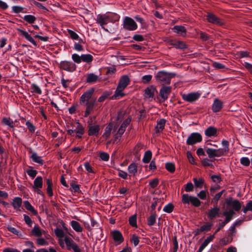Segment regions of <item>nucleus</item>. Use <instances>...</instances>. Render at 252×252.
Returning <instances> with one entry per match:
<instances>
[{
	"instance_id": "1",
	"label": "nucleus",
	"mask_w": 252,
	"mask_h": 252,
	"mask_svg": "<svg viewBox=\"0 0 252 252\" xmlns=\"http://www.w3.org/2000/svg\"><path fill=\"white\" fill-rule=\"evenodd\" d=\"M94 92V89L91 88L84 93L80 97V104L86 107L84 116L85 117H88L91 114L95 105L96 99L92 97Z\"/></svg>"
},
{
	"instance_id": "2",
	"label": "nucleus",
	"mask_w": 252,
	"mask_h": 252,
	"mask_svg": "<svg viewBox=\"0 0 252 252\" xmlns=\"http://www.w3.org/2000/svg\"><path fill=\"white\" fill-rule=\"evenodd\" d=\"M130 81V79L127 75L122 76L120 79L116 90L114 94L111 97V99H118L119 97H122L124 96L125 94L123 93V91L128 86Z\"/></svg>"
},
{
	"instance_id": "3",
	"label": "nucleus",
	"mask_w": 252,
	"mask_h": 252,
	"mask_svg": "<svg viewBox=\"0 0 252 252\" xmlns=\"http://www.w3.org/2000/svg\"><path fill=\"white\" fill-rule=\"evenodd\" d=\"M222 145L223 146V148L218 149H214L212 148H208L206 150V153L209 158L214 157H220L225 155L229 151V142L228 141L223 140L222 141Z\"/></svg>"
},
{
	"instance_id": "4",
	"label": "nucleus",
	"mask_w": 252,
	"mask_h": 252,
	"mask_svg": "<svg viewBox=\"0 0 252 252\" xmlns=\"http://www.w3.org/2000/svg\"><path fill=\"white\" fill-rule=\"evenodd\" d=\"M175 76L173 73H168L165 71H159L158 72L155 78L156 80L163 86L170 84L171 79Z\"/></svg>"
},
{
	"instance_id": "5",
	"label": "nucleus",
	"mask_w": 252,
	"mask_h": 252,
	"mask_svg": "<svg viewBox=\"0 0 252 252\" xmlns=\"http://www.w3.org/2000/svg\"><path fill=\"white\" fill-rule=\"evenodd\" d=\"M182 202L184 204L189 205V204H191L195 207H199L201 204V202L197 197L189 195L187 193L182 195Z\"/></svg>"
},
{
	"instance_id": "6",
	"label": "nucleus",
	"mask_w": 252,
	"mask_h": 252,
	"mask_svg": "<svg viewBox=\"0 0 252 252\" xmlns=\"http://www.w3.org/2000/svg\"><path fill=\"white\" fill-rule=\"evenodd\" d=\"M123 28L126 30L132 31L137 29V25L134 20L130 17H126L123 21Z\"/></svg>"
},
{
	"instance_id": "7",
	"label": "nucleus",
	"mask_w": 252,
	"mask_h": 252,
	"mask_svg": "<svg viewBox=\"0 0 252 252\" xmlns=\"http://www.w3.org/2000/svg\"><path fill=\"white\" fill-rule=\"evenodd\" d=\"M59 67L61 69L67 72H73L76 69V65L71 61H63L61 62L59 64Z\"/></svg>"
},
{
	"instance_id": "8",
	"label": "nucleus",
	"mask_w": 252,
	"mask_h": 252,
	"mask_svg": "<svg viewBox=\"0 0 252 252\" xmlns=\"http://www.w3.org/2000/svg\"><path fill=\"white\" fill-rule=\"evenodd\" d=\"M202 137L201 135L198 132L191 133L187 140V144L188 145H193L197 143L201 142Z\"/></svg>"
},
{
	"instance_id": "9",
	"label": "nucleus",
	"mask_w": 252,
	"mask_h": 252,
	"mask_svg": "<svg viewBox=\"0 0 252 252\" xmlns=\"http://www.w3.org/2000/svg\"><path fill=\"white\" fill-rule=\"evenodd\" d=\"M200 94L198 92L190 93L188 94H182V99L186 101L189 103H192L196 101L200 97Z\"/></svg>"
},
{
	"instance_id": "10",
	"label": "nucleus",
	"mask_w": 252,
	"mask_h": 252,
	"mask_svg": "<svg viewBox=\"0 0 252 252\" xmlns=\"http://www.w3.org/2000/svg\"><path fill=\"white\" fill-rule=\"evenodd\" d=\"M167 43L169 45L173 46L176 49L184 50L188 47L185 42L176 39H169L167 41Z\"/></svg>"
},
{
	"instance_id": "11",
	"label": "nucleus",
	"mask_w": 252,
	"mask_h": 252,
	"mask_svg": "<svg viewBox=\"0 0 252 252\" xmlns=\"http://www.w3.org/2000/svg\"><path fill=\"white\" fill-rule=\"evenodd\" d=\"M64 242L68 250H70L72 249L74 252H81L78 246L70 238L65 237Z\"/></svg>"
},
{
	"instance_id": "12",
	"label": "nucleus",
	"mask_w": 252,
	"mask_h": 252,
	"mask_svg": "<svg viewBox=\"0 0 252 252\" xmlns=\"http://www.w3.org/2000/svg\"><path fill=\"white\" fill-rule=\"evenodd\" d=\"M111 234L116 245H120L124 242V237L122 233L119 230H113L111 232Z\"/></svg>"
},
{
	"instance_id": "13",
	"label": "nucleus",
	"mask_w": 252,
	"mask_h": 252,
	"mask_svg": "<svg viewBox=\"0 0 252 252\" xmlns=\"http://www.w3.org/2000/svg\"><path fill=\"white\" fill-rule=\"evenodd\" d=\"M171 87L170 86H163L159 91V95L162 99V101L166 100L171 92Z\"/></svg>"
},
{
	"instance_id": "14",
	"label": "nucleus",
	"mask_w": 252,
	"mask_h": 252,
	"mask_svg": "<svg viewBox=\"0 0 252 252\" xmlns=\"http://www.w3.org/2000/svg\"><path fill=\"white\" fill-rule=\"evenodd\" d=\"M88 127V135L90 136H97L100 130V126L98 125H93L92 124H89Z\"/></svg>"
},
{
	"instance_id": "15",
	"label": "nucleus",
	"mask_w": 252,
	"mask_h": 252,
	"mask_svg": "<svg viewBox=\"0 0 252 252\" xmlns=\"http://www.w3.org/2000/svg\"><path fill=\"white\" fill-rule=\"evenodd\" d=\"M96 23L102 28L110 22V17L106 14H98L96 17Z\"/></svg>"
},
{
	"instance_id": "16",
	"label": "nucleus",
	"mask_w": 252,
	"mask_h": 252,
	"mask_svg": "<svg viewBox=\"0 0 252 252\" xmlns=\"http://www.w3.org/2000/svg\"><path fill=\"white\" fill-rule=\"evenodd\" d=\"M208 21L214 24L221 26L223 24L221 20L212 13H208L207 15Z\"/></svg>"
},
{
	"instance_id": "17",
	"label": "nucleus",
	"mask_w": 252,
	"mask_h": 252,
	"mask_svg": "<svg viewBox=\"0 0 252 252\" xmlns=\"http://www.w3.org/2000/svg\"><path fill=\"white\" fill-rule=\"evenodd\" d=\"M131 121V118L130 117L125 120L118 129L117 135H119L121 137L125 131L126 127L130 124Z\"/></svg>"
},
{
	"instance_id": "18",
	"label": "nucleus",
	"mask_w": 252,
	"mask_h": 252,
	"mask_svg": "<svg viewBox=\"0 0 252 252\" xmlns=\"http://www.w3.org/2000/svg\"><path fill=\"white\" fill-rule=\"evenodd\" d=\"M220 208L217 206L211 208L207 213V217L209 220H213L219 216Z\"/></svg>"
},
{
	"instance_id": "19",
	"label": "nucleus",
	"mask_w": 252,
	"mask_h": 252,
	"mask_svg": "<svg viewBox=\"0 0 252 252\" xmlns=\"http://www.w3.org/2000/svg\"><path fill=\"white\" fill-rule=\"evenodd\" d=\"M223 106V102L218 98L215 99L212 106V111L215 112H218L220 111Z\"/></svg>"
},
{
	"instance_id": "20",
	"label": "nucleus",
	"mask_w": 252,
	"mask_h": 252,
	"mask_svg": "<svg viewBox=\"0 0 252 252\" xmlns=\"http://www.w3.org/2000/svg\"><path fill=\"white\" fill-rule=\"evenodd\" d=\"M156 91V87L153 85L150 86L145 90V96L146 98H153L155 95V92Z\"/></svg>"
},
{
	"instance_id": "21",
	"label": "nucleus",
	"mask_w": 252,
	"mask_h": 252,
	"mask_svg": "<svg viewBox=\"0 0 252 252\" xmlns=\"http://www.w3.org/2000/svg\"><path fill=\"white\" fill-rule=\"evenodd\" d=\"M18 31L20 33V35L24 37L27 40L31 42L34 46L37 45L36 42L34 40V39L31 36L30 34L28 33V32L25 31L23 30L18 29Z\"/></svg>"
},
{
	"instance_id": "22",
	"label": "nucleus",
	"mask_w": 252,
	"mask_h": 252,
	"mask_svg": "<svg viewBox=\"0 0 252 252\" xmlns=\"http://www.w3.org/2000/svg\"><path fill=\"white\" fill-rule=\"evenodd\" d=\"M127 170L129 173V177L130 178L131 176H135L138 170L137 164L134 162L130 163L128 166Z\"/></svg>"
},
{
	"instance_id": "23",
	"label": "nucleus",
	"mask_w": 252,
	"mask_h": 252,
	"mask_svg": "<svg viewBox=\"0 0 252 252\" xmlns=\"http://www.w3.org/2000/svg\"><path fill=\"white\" fill-rule=\"evenodd\" d=\"M166 122V120L164 119H161L157 122V124L155 127L156 133H160L164 129Z\"/></svg>"
},
{
	"instance_id": "24",
	"label": "nucleus",
	"mask_w": 252,
	"mask_h": 252,
	"mask_svg": "<svg viewBox=\"0 0 252 252\" xmlns=\"http://www.w3.org/2000/svg\"><path fill=\"white\" fill-rule=\"evenodd\" d=\"M226 203L228 205H231L233 209L235 211H239L241 208V203L238 200H234L231 202L227 201Z\"/></svg>"
},
{
	"instance_id": "25",
	"label": "nucleus",
	"mask_w": 252,
	"mask_h": 252,
	"mask_svg": "<svg viewBox=\"0 0 252 252\" xmlns=\"http://www.w3.org/2000/svg\"><path fill=\"white\" fill-rule=\"evenodd\" d=\"M173 30L174 32L185 36L186 35L187 30L185 27L182 26H175L173 27Z\"/></svg>"
},
{
	"instance_id": "26",
	"label": "nucleus",
	"mask_w": 252,
	"mask_h": 252,
	"mask_svg": "<svg viewBox=\"0 0 252 252\" xmlns=\"http://www.w3.org/2000/svg\"><path fill=\"white\" fill-rule=\"evenodd\" d=\"M234 213H235L232 210H230L229 211L223 212L222 213V215L225 217V218L223 222L226 224L231 220Z\"/></svg>"
},
{
	"instance_id": "27",
	"label": "nucleus",
	"mask_w": 252,
	"mask_h": 252,
	"mask_svg": "<svg viewBox=\"0 0 252 252\" xmlns=\"http://www.w3.org/2000/svg\"><path fill=\"white\" fill-rule=\"evenodd\" d=\"M98 76L92 73L87 74L86 82L92 84L96 82L98 80Z\"/></svg>"
},
{
	"instance_id": "28",
	"label": "nucleus",
	"mask_w": 252,
	"mask_h": 252,
	"mask_svg": "<svg viewBox=\"0 0 252 252\" xmlns=\"http://www.w3.org/2000/svg\"><path fill=\"white\" fill-rule=\"evenodd\" d=\"M205 134L208 137L216 136L217 135V129L214 126H210L205 130Z\"/></svg>"
},
{
	"instance_id": "29",
	"label": "nucleus",
	"mask_w": 252,
	"mask_h": 252,
	"mask_svg": "<svg viewBox=\"0 0 252 252\" xmlns=\"http://www.w3.org/2000/svg\"><path fill=\"white\" fill-rule=\"evenodd\" d=\"M214 235H212L209 237H207L203 242V243L200 246L198 251L197 252H202L204 249L208 245V244L214 238Z\"/></svg>"
},
{
	"instance_id": "30",
	"label": "nucleus",
	"mask_w": 252,
	"mask_h": 252,
	"mask_svg": "<svg viewBox=\"0 0 252 252\" xmlns=\"http://www.w3.org/2000/svg\"><path fill=\"white\" fill-rule=\"evenodd\" d=\"M113 125L112 123H110L105 129V131L102 135L106 139L110 137L111 131L113 129Z\"/></svg>"
},
{
	"instance_id": "31",
	"label": "nucleus",
	"mask_w": 252,
	"mask_h": 252,
	"mask_svg": "<svg viewBox=\"0 0 252 252\" xmlns=\"http://www.w3.org/2000/svg\"><path fill=\"white\" fill-rule=\"evenodd\" d=\"M43 187V179L41 176L37 177L34 182L32 188H42Z\"/></svg>"
},
{
	"instance_id": "32",
	"label": "nucleus",
	"mask_w": 252,
	"mask_h": 252,
	"mask_svg": "<svg viewBox=\"0 0 252 252\" xmlns=\"http://www.w3.org/2000/svg\"><path fill=\"white\" fill-rule=\"evenodd\" d=\"M72 228L77 232H81L83 231V227L80 224L75 220H72L70 222Z\"/></svg>"
},
{
	"instance_id": "33",
	"label": "nucleus",
	"mask_w": 252,
	"mask_h": 252,
	"mask_svg": "<svg viewBox=\"0 0 252 252\" xmlns=\"http://www.w3.org/2000/svg\"><path fill=\"white\" fill-rule=\"evenodd\" d=\"M46 184L47 185V193L49 196H52L53 193L52 190L53 183L51 178H48L46 180Z\"/></svg>"
},
{
	"instance_id": "34",
	"label": "nucleus",
	"mask_w": 252,
	"mask_h": 252,
	"mask_svg": "<svg viewBox=\"0 0 252 252\" xmlns=\"http://www.w3.org/2000/svg\"><path fill=\"white\" fill-rule=\"evenodd\" d=\"M31 158L32 159L33 161L39 163L40 165L43 164V160L42 159V158L38 156L36 153H33L31 156Z\"/></svg>"
},
{
	"instance_id": "35",
	"label": "nucleus",
	"mask_w": 252,
	"mask_h": 252,
	"mask_svg": "<svg viewBox=\"0 0 252 252\" xmlns=\"http://www.w3.org/2000/svg\"><path fill=\"white\" fill-rule=\"evenodd\" d=\"M78 126L75 131L76 133V137L81 138L84 133V128L79 123H77Z\"/></svg>"
},
{
	"instance_id": "36",
	"label": "nucleus",
	"mask_w": 252,
	"mask_h": 252,
	"mask_svg": "<svg viewBox=\"0 0 252 252\" xmlns=\"http://www.w3.org/2000/svg\"><path fill=\"white\" fill-rule=\"evenodd\" d=\"M24 204L25 208L27 210L32 213V214L35 216L37 215L38 213L37 211L34 209V208L32 206L31 203L28 201H24Z\"/></svg>"
},
{
	"instance_id": "37",
	"label": "nucleus",
	"mask_w": 252,
	"mask_h": 252,
	"mask_svg": "<svg viewBox=\"0 0 252 252\" xmlns=\"http://www.w3.org/2000/svg\"><path fill=\"white\" fill-rule=\"evenodd\" d=\"M233 240V238L232 236L228 235L227 237H224L221 239L220 241V244L221 246H225L228 244L231 243Z\"/></svg>"
},
{
	"instance_id": "38",
	"label": "nucleus",
	"mask_w": 252,
	"mask_h": 252,
	"mask_svg": "<svg viewBox=\"0 0 252 252\" xmlns=\"http://www.w3.org/2000/svg\"><path fill=\"white\" fill-rule=\"evenodd\" d=\"M152 153L151 151L150 150L147 151L146 152H145L144 155V157L142 159L143 162L145 163H149L152 158Z\"/></svg>"
},
{
	"instance_id": "39",
	"label": "nucleus",
	"mask_w": 252,
	"mask_h": 252,
	"mask_svg": "<svg viewBox=\"0 0 252 252\" xmlns=\"http://www.w3.org/2000/svg\"><path fill=\"white\" fill-rule=\"evenodd\" d=\"M193 181L194 182V184L196 188H198L199 189L202 188L203 184L204 183V180L203 178H200L197 179L196 178H194L193 179Z\"/></svg>"
},
{
	"instance_id": "40",
	"label": "nucleus",
	"mask_w": 252,
	"mask_h": 252,
	"mask_svg": "<svg viewBox=\"0 0 252 252\" xmlns=\"http://www.w3.org/2000/svg\"><path fill=\"white\" fill-rule=\"evenodd\" d=\"M22 200L20 197H15L13 201L12 206L15 209H19L22 205Z\"/></svg>"
},
{
	"instance_id": "41",
	"label": "nucleus",
	"mask_w": 252,
	"mask_h": 252,
	"mask_svg": "<svg viewBox=\"0 0 252 252\" xmlns=\"http://www.w3.org/2000/svg\"><path fill=\"white\" fill-rule=\"evenodd\" d=\"M69 190L74 192H80V185L76 184L74 181H72L70 183V188Z\"/></svg>"
},
{
	"instance_id": "42",
	"label": "nucleus",
	"mask_w": 252,
	"mask_h": 252,
	"mask_svg": "<svg viewBox=\"0 0 252 252\" xmlns=\"http://www.w3.org/2000/svg\"><path fill=\"white\" fill-rule=\"evenodd\" d=\"M1 123L3 125L8 126L10 127H14V122L10 118L3 117Z\"/></svg>"
},
{
	"instance_id": "43",
	"label": "nucleus",
	"mask_w": 252,
	"mask_h": 252,
	"mask_svg": "<svg viewBox=\"0 0 252 252\" xmlns=\"http://www.w3.org/2000/svg\"><path fill=\"white\" fill-rule=\"evenodd\" d=\"M31 89L32 93H35L38 94H42V91L40 88L34 83L31 85Z\"/></svg>"
},
{
	"instance_id": "44",
	"label": "nucleus",
	"mask_w": 252,
	"mask_h": 252,
	"mask_svg": "<svg viewBox=\"0 0 252 252\" xmlns=\"http://www.w3.org/2000/svg\"><path fill=\"white\" fill-rule=\"evenodd\" d=\"M82 61L90 63L93 61V57L91 54H83L81 56Z\"/></svg>"
},
{
	"instance_id": "45",
	"label": "nucleus",
	"mask_w": 252,
	"mask_h": 252,
	"mask_svg": "<svg viewBox=\"0 0 252 252\" xmlns=\"http://www.w3.org/2000/svg\"><path fill=\"white\" fill-rule=\"evenodd\" d=\"M157 218V214L156 212H155L154 213H152V215L148 218L147 221H148V224L149 226H152L156 222Z\"/></svg>"
},
{
	"instance_id": "46",
	"label": "nucleus",
	"mask_w": 252,
	"mask_h": 252,
	"mask_svg": "<svg viewBox=\"0 0 252 252\" xmlns=\"http://www.w3.org/2000/svg\"><path fill=\"white\" fill-rule=\"evenodd\" d=\"M7 229L9 231L11 232V233L18 236L20 238H23V234L21 232H19L15 228L11 226H8L7 227Z\"/></svg>"
},
{
	"instance_id": "47",
	"label": "nucleus",
	"mask_w": 252,
	"mask_h": 252,
	"mask_svg": "<svg viewBox=\"0 0 252 252\" xmlns=\"http://www.w3.org/2000/svg\"><path fill=\"white\" fill-rule=\"evenodd\" d=\"M23 19L29 24H33L36 20V17L32 15H25Z\"/></svg>"
},
{
	"instance_id": "48",
	"label": "nucleus",
	"mask_w": 252,
	"mask_h": 252,
	"mask_svg": "<svg viewBox=\"0 0 252 252\" xmlns=\"http://www.w3.org/2000/svg\"><path fill=\"white\" fill-rule=\"evenodd\" d=\"M165 169L170 173L174 172L175 170V166L172 162H167L165 165Z\"/></svg>"
},
{
	"instance_id": "49",
	"label": "nucleus",
	"mask_w": 252,
	"mask_h": 252,
	"mask_svg": "<svg viewBox=\"0 0 252 252\" xmlns=\"http://www.w3.org/2000/svg\"><path fill=\"white\" fill-rule=\"evenodd\" d=\"M129 223L133 227H137V217L136 215H134L129 218Z\"/></svg>"
},
{
	"instance_id": "50",
	"label": "nucleus",
	"mask_w": 252,
	"mask_h": 252,
	"mask_svg": "<svg viewBox=\"0 0 252 252\" xmlns=\"http://www.w3.org/2000/svg\"><path fill=\"white\" fill-rule=\"evenodd\" d=\"M174 208V205L172 203H169L164 207L163 210L167 213H171L173 212Z\"/></svg>"
},
{
	"instance_id": "51",
	"label": "nucleus",
	"mask_w": 252,
	"mask_h": 252,
	"mask_svg": "<svg viewBox=\"0 0 252 252\" xmlns=\"http://www.w3.org/2000/svg\"><path fill=\"white\" fill-rule=\"evenodd\" d=\"M32 235L40 237L42 235L41 231L38 226H34L32 231Z\"/></svg>"
},
{
	"instance_id": "52",
	"label": "nucleus",
	"mask_w": 252,
	"mask_h": 252,
	"mask_svg": "<svg viewBox=\"0 0 252 252\" xmlns=\"http://www.w3.org/2000/svg\"><path fill=\"white\" fill-rule=\"evenodd\" d=\"M212 225L213 224L208 222L200 227V231H202V232L208 231L211 230Z\"/></svg>"
},
{
	"instance_id": "53",
	"label": "nucleus",
	"mask_w": 252,
	"mask_h": 252,
	"mask_svg": "<svg viewBox=\"0 0 252 252\" xmlns=\"http://www.w3.org/2000/svg\"><path fill=\"white\" fill-rule=\"evenodd\" d=\"M159 184V180L158 178H154L149 181V185L151 188H156Z\"/></svg>"
},
{
	"instance_id": "54",
	"label": "nucleus",
	"mask_w": 252,
	"mask_h": 252,
	"mask_svg": "<svg viewBox=\"0 0 252 252\" xmlns=\"http://www.w3.org/2000/svg\"><path fill=\"white\" fill-rule=\"evenodd\" d=\"M252 211V200H250L243 209L244 213L246 214L248 211Z\"/></svg>"
},
{
	"instance_id": "55",
	"label": "nucleus",
	"mask_w": 252,
	"mask_h": 252,
	"mask_svg": "<svg viewBox=\"0 0 252 252\" xmlns=\"http://www.w3.org/2000/svg\"><path fill=\"white\" fill-rule=\"evenodd\" d=\"M225 191V190H222L218 193L216 194L213 197L212 202H215L216 204H218V201L221 197L222 193Z\"/></svg>"
},
{
	"instance_id": "56",
	"label": "nucleus",
	"mask_w": 252,
	"mask_h": 252,
	"mask_svg": "<svg viewBox=\"0 0 252 252\" xmlns=\"http://www.w3.org/2000/svg\"><path fill=\"white\" fill-rule=\"evenodd\" d=\"M26 125L27 126L29 130L31 132H34L35 130V127L34 126L32 123H31L29 121H27L26 123Z\"/></svg>"
},
{
	"instance_id": "57",
	"label": "nucleus",
	"mask_w": 252,
	"mask_h": 252,
	"mask_svg": "<svg viewBox=\"0 0 252 252\" xmlns=\"http://www.w3.org/2000/svg\"><path fill=\"white\" fill-rule=\"evenodd\" d=\"M111 93L108 92H105L103 94L98 98V101L101 102L104 101L110 95Z\"/></svg>"
},
{
	"instance_id": "58",
	"label": "nucleus",
	"mask_w": 252,
	"mask_h": 252,
	"mask_svg": "<svg viewBox=\"0 0 252 252\" xmlns=\"http://www.w3.org/2000/svg\"><path fill=\"white\" fill-rule=\"evenodd\" d=\"M152 78V75H146L142 77V82L144 84H148L150 82Z\"/></svg>"
},
{
	"instance_id": "59",
	"label": "nucleus",
	"mask_w": 252,
	"mask_h": 252,
	"mask_svg": "<svg viewBox=\"0 0 252 252\" xmlns=\"http://www.w3.org/2000/svg\"><path fill=\"white\" fill-rule=\"evenodd\" d=\"M130 242L133 244L134 246H137L139 242L138 236L136 234H133L131 238L130 239Z\"/></svg>"
},
{
	"instance_id": "60",
	"label": "nucleus",
	"mask_w": 252,
	"mask_h": 252,
	"mask_svg": "<svg viewBox=\"0 0 252 252\" xmlns=\"http://www.w3.org/2000/svg\"><path fill=\"white\" fill-rule=\"evenodd\" d=\"M71 58L73 61L77 63H80L82 62L81 56H80L77 54L72 55Z\"/></svg>"
},
{
	"instance_id": "61",
	"label": "nucleus",
	"mask_w": 252,
	"mask_h": 252,
	"mask_svg": "<svg viewBox=\"0 0 252 252\" xmlns=\"http://www.w3.org/2000/svg\"><path fill=\"white\" fill-rule=\"evenodd\" d=\"M13 12L15 13H19L20 12H24V8L19 6H13L12 7Z\"/></svg>"
},
{
	"instance_id": "62",
	"label": "nucleus",
	"mask_w": 252,
	"mask_h": 252,
	"mask_svg": "<svg viewBox=\"0 0 252 252\" xmlns=\"http://www.w3.org/2000/svg\"><path fill=\"white\" fill-rule=\"evenodd\" d=\"M119 173L118 176L124 179H127L128 176H129V174H128L126 172L123 171L122 170L118 169Z\"/></svg>"
},
{
	"instance_id": "63",
	"label": "nucleus",
	"mask_w": 252,
	"mask_h": 252,
	"mask_svg": "<svg viewBox=\"0 0 252 252\" xmlns=\"http://www.w3.org/2000/svg\"><path fill=\"white\" fill-rule=\"evenodd\" d=\"M67 32L72 39L77 40L79 38L78 34L73 31L71 30H68Z\"/></svg>"
},
{
	"instance_id": "64",
	"label": "nucleus",
	"mask_w": 252,
	"mask_h": 252,
	"mask_svg": "<svg viewBox=\"0 0 252 252\" xmlns=\"http://www.w3.org/2000/svg\"><path fill=\"white\" fill-rule=\"evenodd\" d=\"M240 163L243 165L248 166L250 165V161L249 158L246 157H243L241 158Z\"/></svg>"
}]
</instances>
